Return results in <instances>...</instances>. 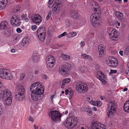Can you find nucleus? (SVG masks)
<instances>
[{"instance_id": "29", "label": "nucleus", "mask_w": 129, "mask_h": 129, "mask_svg": "<svg viewBox=\"0 0 129 129\" xmlns=\"http://www.w3.org/2000/svg\"><path fill=\"white\" fill-rule=\"evenodd\" d=\"M4 30V33L5 35H6L7 36H9L10 35L11 31L9 29H8L7 28Z\"/></svg>"}, {"instance_id": "33", "label": "nucleus", "mask_w": 129, "mask_h": 129, "mask_svg": "<svg viewBox=\"0 0 129 129\" xmlns=\"http://www.w3.org/2000/svg\"><path fill=\"white\" fill-rule=\"evenodd\" d=\"M33 60L34 62H36L40 59V57L38 58L37 56L33 55L32 56Z\"/></svg>"}, {"instance_id": "4", "label": "nucleus", "mask_w": 129, "mask_h": 129, "mask_svg": "<svg viewBox=\"0 0 129 129\" xmlns=\"http://www.w3.org/2000/svg\"><path fill=\"white\" fill-rule=\"evenodd\" d=\"M77 123V120L76 118L71 117L67 119L64 124L67 128L70 129L76 126Z\"/></svg>"}, {"instance_id": "3", "label": "nucleus", "mask_w": 129, "mask_h": 129, "mask_svg": "<svg viewBox=\"0 0 129 129\" xmlns=\"http://www.w3.org/2000/svg\"><path fill=\"white\" fill-rule=\"evenodd\" d=\"M25 92V90L23 86L20 85L17 88V91L15 93V99L19 101L23 100Z\"/></svg>"}, {"instance_id": "40", "label": "nucleus", "mask_w": 129, "mask_h": 129, "mask_svg": "<svg viewBox=\"0 0 129 129\" xmlns=\"http://www.w3.org/2000/svg\"><path fill=\"white\" fill-rule=\"evenodd\" d=\"M51 11L49 12L48 14V15L46 17V19L47 20H48L51 16Z\"/></svg>"}, {"instance_id": "31", "label": "nucleus", "mask_w": 129, "mask_h": 129, "mask_svg": "<svg viewBox=\"0 0 129 129\" xmlns=\"http://www.w3.org/2000/svg\"><path fill=\"white\" fill-rule=\"evenodd\" d=\"M87 100L91 104L92 103L93 105H95L94 104H93V101L92 98L91 96H89L87 97Z\"/></svg>"}, {"instance_id": "42", "label": "nucleus", "mask_w": 129, "mask_h": 129, "mask_svg": "<svg viewBox=\"0 0 129 129\" xmlns=\"http://www.w3.org/2000/svg\"><path fill=\"white\" fill-rule=\"evenodd\" d=\"M117 72V71L116 70H110V72L109 73V74H111L116 73Z\"/></svg>"}, {"instance_id": "60", "label": "nucleus", "mask_w": 129, "mask_h": 129, "mask_svg": "<svg viewBox=\"0 0 129 129\" xmlns=\"http://www.w3.org/2000/svg\"><path fill=\"white\" fill-rule=\"evenodd\" d=\"M39 72V71L38 70H37L35 72V75L38 74Z\"/></svg>"}, {"instance_id": "1", "label": "nucleus", "mask_w": 129, "mask_h": 129, "mask_svg": "<svg viewBox=\"0 0 129 129\" xmlns=\"http://www.w3.org/2000/svg\"><path fill=\"white\" fill-rule=\"evenodd\" d=\"M30 91L32 93L31 94L32 100L39 101L44 97L43 93L44 89L39 82H36L33 83L30 88Z\"/></svg>"}, {"instance_id": "24", "label": "nucleus", "mask_w": 129, "mask_h": 129, "mask_svg": "<svg viewBox=\"0 0 129 129\" xmlns=\"http://www.w3.org/2000/svg\"><path fill=\"white\" fill-rule=\"evenodd\" d=\"M37 36L40 40L41 41L43 42L45 39L46 37V33H44L42 34H41L40 35H37Z\"/></svg>"}, {"instance_id": "25", "label": "nucleus", "mask_w": 129, "mask_h": 129, "mask_svg": "<svg viewBox=\"0 0 129 129\" xmlns=\"http://www.w3.org/2000/svg\"><path fill=\"white\" fill-rule=\"evenodd\" d=\"M90 21L91 22H94L100 21L99 19H98V17L95 15V14H92L90 16Z\"/></svg>"}, {"instance_id": "50", "label": "nucleus", "mask_w": 129, "mask_h": 129, "mask_svg": "<svg viewBox=\"0 0 129 129\" xmlns=\"http://www.w3.org/2000/svg\"><path fill=\"white\" fill-rule=\"evenodd\" d=\"M85 45V43L84 42H81V44H80L81 46L82 47L84 46Z\"/></svg>"}, {"instance_id": "6", "label": "nucleus", "mask_w": 129, "mask_h": 129, "mask_svg": "<svg viewBox=\"0 0 129 129\" xmlns=\"http://www.w3.org/2000/svg\"><path fill=\"white\" fill-rule=\"evenodd\" d=\"M76 88L78 92L82 93L86 92L88 89L87 85L82 82H79L76 84Z\"/></svg>"}, {"instance_id": "20", "label": "nucleus", "mask_w": 129, "mask_h": 129, "mask_svg": "<svg viewBox=\"0 0 129 129\" xmlns=\"http://www.w3.org/2000/svg\"><path fill=\"white\" fill-rule=\"evenodd\" d=\"M45 27H39L37 31V35H39L43 33H45L46 31L45 29Z\"/></svg>"}, {"instance_id": "43", "label": "nucleus", "mask_w": 129, "mask_h": 129, "mask_svg": "<svg viewBox=\"0 0 129 129\" xmlns=\"http://www.w3.org/2000/svg\"><path fill=\"white\" fill-rule=\"evenodd\" d=\"M69 34H71V35L70 36V37H73L75 36L76 35V33L75 32H72L71 33H69Z\"/></svg>"}, {"instance_id": "28", "label": "nucleus", "mask_w": 129, "mask_h": 129, "mask_svg": "<svg viewBox=\"0 0 129 129\" xmlns=\"http://www.w3.org/2000/svg\"><path fill=\"white\" fill-rule=\"evenodd\" d=\"M61 57H62L65 60H68L70 59V56L68 55H65L63 54L61 55Z\"/></svg>"}, {"instance_id": "61", "label": "nucleus", "mask_w": 129, "mask_h": 129, "mask_svg": "<svg viewBox=\"0 0 129 129\" xmlns=\"http://www.w3.org/2000/svg\"><path fill=\"white\" fill-rule=\"evenodd\" d=\"M15 49H12L11 50V52H12L14 53L15 52Z\"/></svg>"}, {"instance_id": "23", "label": "nucleus", "mask_w": 129, "mask_h": 129, "mask_svg": "<svg viewBox=\"0 0 129 129\" xmlns=\"http://www.w3.org/2000/svg\"><path fill=\"white\" fill-rule=\"evenodd\" d=\"M8 70L5 69H0V77L4 78L6 74L7 73Z\"/></svg>"}, {"instance_id": "36", "label": "nucleus", "mask_w": 129, "mask_h": 129, "mask_svg": "<svg viewBox=\"0 0 129 129\" xmlns=\"http://www.w3.org/2000/svg\"><path fill=\"white\" fill-rule=\"evenodd\" d=\"M87 110H88L87 112L88 113V115L90 116H91V115H92V113L91 112V109L90 108H87Z\"/></svg>"}, {"instance_id": "30", "label": "nucleus", "mask_w": 129, "mask_h": 129, "mask_svg": "<svg viewBox=\"0 0 129 129\" xmlns=\"http://www.w3.org/2000/svg\"><path fill=\"white\" fill-rule=\"evenodd\" d=\"M91 22L92 25L94 27H98L100 23V21Z\"/></svg>"}, {"instance_id": "56", "label": "nucleus", "mask_w": 129, "mask_h": 129, "mask_svg": "<svg viewBox=\"0 0 129 129\" xmlns=\"http://www.w3.org/2000/svg\"><path fill=\"white\" fill-rule=\"evenodd\" d=\"M119 53L120 55H121V56L123 55V51H121V50L119 52Z\"/></svg>"}, {"instance_id": "45", "label": "nucleus", "mask_w": 129, "mask_h": 129, "mask_svg": "<svg viewBox=\"0 0 129 129\" xmlns=\"http://www.w3.org/2000/svg\"><path fill=\"white\" fill-rule=\"evenodd\" d=\"M68 94H69L71 97H72L73 95V92L70 90V91L68 93Z\"/></svg>"}, {"instance_id": "2", "label": "nucleus", "mask_w": 129, "mask_h": 129, "mask_svg": "<svg viewBox=\"0 0 129 129\" xmlns=\"http://www.w3.org/2000/svg\"><path fill=\"white\" fill-rule=\"evenodd\" d=\"M0 97L2 98L5 105L6 106H10L12 103V98L11 92L8 89H6L3 91L0 90Z\"/></svg>"}, {"instance_id": "5", "label": "nucleus", "mask_w": 129, "mask_h": 129, "mask_svg": "<svg viewBox=\"0 0 129 129\" xmlns=\"http://www.w3.org/2000/svg\"><path fill=\"white\" fill-rule=\"evenodd\" d=\"M71 64L68 62H65L63 65L60 66L59 71L60 73L63 75H66L69 73V71L71 69Z\"/></svg>"}, {"instance_id": "47", "label": "nucleus", "mask_w": 129, "mask_h": 129, "mask_svg": "<svg viewBox=\"0 0 129 129\" xmlns=\"http://www.w3.org/2000/svg\"><path fill=\"white\" fill-rule=\"evenodd\" d=\"M37 26L36 25H33L31 27V29L34 30H35L37 29Z\"/></svg>"}, {"instance_id": "21", "label": "nucleus", "mask_w": 129, "mask_h": 129, "mask_svg": "<svg viewBox=\"0 0 129 129\" xmlns=\"http://www.w3.org/2000/svg\"><path fill=\"white\" fill-rule=\"evenodd\" d=\"M123 108L125 112H129V99L124 104Z\"/></svg>"}, {"instance_id": "35", "label": "nucleus", "mask_w": 129, "mask_h": 129, "mask_svg": "<svg viewBox=\"0 0 129 129\" xmlns=\"http://www.w3.org/2000/svg\"><path fill=\"white\" fill-rule=\"evenodd\" d=\"M7 5L3 4L2 3H0V9L2 10L4 9L6 7Z\"/></svg>"}, {"instance_id": "13", "label": "nucleus", "mask_w": 129, "mask_h": 129, "mask_svg": "<svg viewBox=\"0 0 129 129\" xmlns=\"http://www.w3.org/2000/svg\"><path fill=\"white\" fill-rule=\"evenodd\" d=\"M32 21L37 24H39L41 22L42 18L40 15L37 14L34 15L31 17Z\"/></svg>"}, {"instance_id": "39", "label": "nucleus", "mask_w": 129, "mask_h": 129, "mask_svg": "<svg viewBox=\"0 0 129 129\" xmlns=\"http://www.w3.org/2000/svg\"><path fill=\"white\" fill-rule=\"evenodd\" d=\"M71 21L70 20L67 19L66 20V23L68 26H70L71 23Z\"/></svg>"}, {"instance_id": "52", "label": "nucleus", "mask_w": 129, "mask_h": 129, "mask_svg": "<svg viewBox=\"0 0 129 129\" xmlns=\"http://www.w3.org/2000/svg\"><path fill=\"white\" fill-rule=\"evenodd\" d=\"M70 91L68 89H66L65 90V94L66 95H68V93Z\"/></svg>"}, {"instance_id": "15", "label": "nucleus", "mask_w": 129, "mask_h": 129, "mask_svg": "<svg viewBox=\"0 0 129 129\" xmlns=\"http://www.w3.org/2000/svg\"><path fill=\"white\" fill-rule=\"evenodd\" d=\"M100 73L101 75H98L97 76V77L103 84H105L106 83V81L105 79L106 77V76L101 72H100Z\"/></svg>"}, {"instance_id": "34", "label": "nucleus", "mask_w": 129, "mask_h": 129, "mask_svg": "<svg viewBox=\"0 0 129 129\" xmlns=\"http://www.w3.org/2000/svg\"><path fill=\"white\" fill-rule=\"evenodd\" d=\"M64 82L63 81H60V85L61 86V87L62 88H63L64 87L65 85L66 84V83H64Z\"/></svg>"}, {"instance_id": "44", "label": "nucleus", "mask_w": 129, "mask_h": 129, "mask_svg": "<svg viewBox=\"0 0 129 129\" xmlns=\"http://www.w3.org/2000/svg\"><path fill=\"white\" fill-rule=\"evenodd\" d=\"M25 75L24 73H22L20 75V80H23L24 77Z\"/></svg>"}, {"instance_id": "22", "label": "nucleus", "mask_w": 129, "mask_h": 129, "mask_svg": "<svg viewBox=\"0 0 129 129\" xmlns=\"http://www.w3.org/2000/svg\"><path fill=\"white\" fill-rule=\"evenodd\" d=\"M8 23L6 21L3 22H2L0 24V29H5L8 28Z\"/></svg>"}, {"instance_id": "41", "label": "nucleus", "mask_w": 129, "mask_h": 129, "mask_svg": "<svg viewBox=\"0 0 129 129\" xmlns=\"http://www.w3.org/2000/svg\"><path fill=\"white\" fill-rule=\"evenodd\" d=\"M7 0H0V3H2V4L7 5Z\"/></svg>"}, {"instance_id": "17", "label": "nucleus", "mask_w": 129, "mask_h": 129, "mask_svg": "<svg viewBox=\"0 0 129 129\" xmlns=\"http://www.w3.org/2000/svg\"><path fill=\"white\" fill-rule=\"evenodd\" d=\"M99 54V56L101 57L105 51V47L102 45H99L98 47Z\"/></svg>"}, {"instance_id": "55", "label": "nucleus", "mask_w": 129, "mask_h": 129, "mask_svg": "<svg viewBox=\"0 0 129 129\" xmlns=\"http://www.w3.org/2000/svg\"><path fill=\"white\" fill-rule=\"evenodd\" d=\"M128 69H127L126 70V73L127 75L128 76H129V68Z\"/></svg>"}, {"instance_id": "11", "label": "nucleus", "mask_w": 129, "mask_h": 129, "mask_svg": "<svg viewBox=\"0 0 129 129\" xmlns=\"http://www.w3.org/2000/svg\"><path fill=\"white\" fill-rule=\"evenodd\" d=\"M107 33L110 38L113 40H115L118 36L117 31L112 28L108 27L107 29Z\"/></svg>"}, {"instance_id": "54", "label": "nucleus", "mask_w": 129, "mask_h": 129, "mask_svg": "<svg viewBox=\"0 0 129 129\" xmlns=\"http://www.w3.org/2000/svg\"><path fill=\"white\" fill-rule=\"evenodd\" d=\"M28 120H29L30 121H33V119L31 116H30L29 117V118Z\"/></svg>"}, {"instance_id": "9", "label": "nucleus", "mask_w": 129, "mask_h": 129, "mask_svg": "<svg viewBox=\"0 0 129 129\" xmlns=\"http://www.w3.org/2000/svg\"><path fill=\"white\" fill-rule=\"evenodd\" d=\"M47 60V67L49 70L52 68L55 62V60L54 57L52 55L47 56L46 58Z\"/></svg>"}, {"instance_id": "51", "label": "nucleus", "mask_w": 129, "mask_h": 129, "mask_svg": "<svg viewBox=\"0 0 129 129\" xmlns=\"http://www.w3.org/2000/svg\"><path fill=\"white\" fill-rule=\"evenodd\" d=\"M19 10H20V9H13V11L15 13H16V12H17L18 11H19Z\"/></svg>"}, {"instance_id": "26", "label": "nucleus", "mask_w": 129, "mask_h": 129, "mask_svg": "<svg viewBox=\"0 0 129 129\" xmlns=\"http://www.w3.org/2000/svg\"><path fill=\"white\" fill-rule=\"evenodd\" d=\"M116 15L117 17L121 20H123V14L119 12L116 11Z\"/></svg>"}, {"instance_id": "10", "label": "nucleus", "mask_w": 129, "mask_h": 129, "mask_svg": "<svg viewBox=\"0 0 129 129\" xmlns=\"http://www.w3.org/2000/svg\"><path fill=\"white\" fill-rule=\"evenodd\" d=\"M10 23L14 26H18L20 25L21 22L19 16L14 15L12 17Z\"/></svg>"}, {"instance_id": "57", "label": "nucleus", "mask_w": 129, "mask_h": 129, "mask_svg": "<svg viewBox=\"0 0 129 129\" xmlns=\"http://www.w3.org/2000/svg\"><path fill=\"white\" fill-rule=\"evenodd\" d=\"M26 17V15H22L21 16V17L22 19H25V17Z\"/></svg>"}, {"instance_id": "64", "label": "nucleus", "mask_w": 129, "mask_h": 129, "mask_svg": "<svg viewBox=\"0 0 129 129\" xmlns=\"http://www.w3.org/2000/svg\"><path fill=\"white\" fill-rule=\"evenodd\" d=\"M61 36V34H60V35H59L58 36V38H61V37H62V36Z\"/></svg>"}, {"instance_id": "37", "label": "nucleus", "mask_w": 129, "mask_h": 129, "mask_svg": "<svg viewBox=\"0 0 129 129\" xmlns=\"http://www.w3.org/2000/svg\"><path fill=\"white\" fill-rule=\"evenodd\" d=\"M93 104H94L95 105H95V104H96L98 106H100L102 105L101 102L100 101H97L95 102L93 101Z\"/></svg>"}, {"instance_id": "14", "label": "nucleus", "mask_w": 129, "mask_h": 129, "mask_svg": "<svg viewBox=\"0 0 129 129\" xmlns=\"http://www.w3.org/2000/svg\"><path fill=\"white\" fill-rule=\"evenodd\" d=\"M112 58L114 60L112 59H110L109 58V60H108V62L109 61L108 65L110 67H115L118 65V61L116 59Z\"/></svg>"}, {"instance_id": "46", "label": "nucleus", "mask_w": 129, "mask_h": 129, "mask_svg": "<svg viewBox=\"0 0 129 129\" xmlns=\"http://www.w3.org/2000/svg\"><path fill=\"white\" fill-rule=\"evenodd\" d=\"M42 78L44 79H46L47 78V76L46 75L42 74L41 75Z\"/></svg>"}, {"instance_id": "58", "label": "nucleus", "mask_w": 129, "mask_h": 129, "mask_svg": "<svg viewBox=\"0 0 129 129\" xmlns=\"http://www.w3.org/2000/svg\"><path fill=\"white\" fill-rule=\"evenodd\" d=\"M92 109L94 111H96L97 110L96 108L95 107H92Z\"/></svg>"}, {"instance_id": "53", "label": "nucleus", "mask_w": 129, "mask_h": 129, "mask_svg": "<svg viewBox=\"0 0 129 129\" xmlns=\"http://www.w3.org/2000/svg\"><path fill=\"white\" fill-rule=\"evenodd\" d=\"M61 34V36H62V37H63L66 35L67 34V33L66 32H64Z\"/></svg>"}, {"instance_id": "8", "label": "nucleus", "mask_w": 129, "mask_h": 129, "mask_svg": "<svg viewBox=\"0 0 129 129\" xmlns=\"http://www.w3.org/2000/svg\"><path fill=\"white\" fill-rule=\"evenodd\" d=\"M49 115L51 118L52 120L53 121H59L61 116V114L59 112L56 110L50 112Z\"/></svg>"}, {"instance_id": "48", "label": "nucleus", "mask_w": 129, "mask_h": 129, "mask_svg": "<svg viewBox=\"0 0 129 129\" xmlns=\"http://www.w3.org/2000/svg\"><path fill=\"white\" fill-rule=\"evenodd\" d=\"M16 31L18 33H20L21 32L22 30L19 28H18L16 29Z\"/></svg>"}, {"instance_id": "7", "label": "nucleus", "mask_w": 129, "mask_h": 129, "mask_svg": "<svg viewBox=\"0 0 129 129\" xmlns=\"http://www.w3.org/2000/svg\"><path fill=\"white\" fill-rule=\"evenodd\" d=\"M108 109H109L107 114L108 117H111L114 115V113L112 111H114L115 110L116 105L115 103L113 102H110L108 105Z\"/></svg>"}, {"instance_id": "18", "label": "nucleus", "mask_w": 129, "mask_h": 129, "mask_svg": "<svg viewBox=\"0 0 129 129\" xmlns=\"http://www.w3.org/2000/svg\"><path fill=\"white\" fill-rule=\"evenodd\" d=\"M3 79H6L7 80H11L13 78V76L12 73L9 71L8 70V71H7Z\"/></svg>"}, {"instance_id": "12", "label": "nucleus", "mask_w": 129, "mask_h": 129, "mask_svg": "<svg viewBox=\"0 0 129 129\" xmlns=\"http://www.w3.org/2000/svg\"><path fill=\"white\" fill-rule=\"evenodd\" d=\"M91 129H106L105 126L98 122H94L91 124Z\"/></svg>"}, {"instance_id": "38", "label": "nucleus", "mask_w": 129, "mask_h": 129, "mask_svg": "<svg viewBox=\"0 0 129 129\" xmlns=\"http://www.w3.org/2000/svg\"><path fill=\"white\" fill-rule=\"evenodd\" d=\"M63 81H64V83H65L66 84L69 83L70 81V79L69 78L64 79Z\"/></svg>"}, {"instance_id": "49", "label": "nucleus", "mask_w": 129, "mask_h": 129, "mask_svg": "<svg viewBox=\"0 0 129 129\" xmlns=\"http://www.w3.org/2000/svg\"><path fill=\"white\" fill-rule=\"evenodd\" d=\"M92 4L93 5H94L95 6H96L98 7H99L98 6L99 5L98 4L95 2H94Z\"/></svg>"}, {"instance_id": "59", "label": "nucleus", "mask_w": 129, "mask_h": 129, "mask_svg": "<svg viewBox=\"0 0 129 129\" xmlns=\"http://www.w3.org/2000/svg\"><path fill=\"white\" fill-rule=\"evenodd\" d=\"M127 88H125L122 90V91H127Z\"/></svg>"}, {"instance_id": "16", "label": "nucleus", "mask_w": 129, "mask_h": 129, "mask_svg": "<svg viewBox=\"0 0 129 129\" xmlns=\"http://www.w3.org/2000/svg\"><path fill=\"white\" fill-rule=\"evenodd\" d=\"M70 15L71 17L75 19H77L80 17V16L78 15L77 12L74 11H70Z\"/></svg>"}, {"instance_id": "27", "label": "nucleus", "mask_w": 129, "mask_h": 129, "mask_svg": "<svg viewBox=\"0 0 129 129\" xmlns=\"http://www.w3.org/2000/svg\"><path fill=\"white\" fill-rule=\"evenodd\" d=\"M81 56L84 59H89L90 60H92V58L89 55H87L86 54H84L81 55Z\"/></svg>"}, {"instance_id": "63", "label": "nucleus", "mask_w": 129, "mask_h": 129, "mask_svg": "<svg viewBox=\"0 0 129 129\" xmlns=\"http://www.w3.org/2000/svg\"><path fill=\"white\" fill-rule=\"evenodd\" d=\"M34 127L35 129H38V126L36 127V126L35 125H34Z\"/></svg>"}, {"instance_id": "32", "label": "nucleus", "mask_w": 129, "mask_h": 129, "mask_svg": "<svg viewBox=\"0 0 129 129\" xmlns=\"http://www.w3.org/2000/svg\"><path fill=\"white\" fill-rule=\"evenodd\" d=\"M124 54L126 55L129 54V46H128L124 51Z\"/></svg>"}, {"instance_id": "19", "label": "nucleus", "mask_w": 129, "mask_h": 129, "mask_svg": "<svg viewBox=\"0 0 129 129\" xmlns=\"http://www.w3.org/2000/svg\"><path fill=\"white\" fill-rule=\"evenodd\" d=\"M29 39L27 37H25L22 40V44L24 47H26L29 43Z\"/></svg>"}, {"instance_id": "62", "label": "nucleus", "mask_w": 129, "mask_h": 129, "mask_svg": "<svg viewBox=\"0 0 129 129\" xmlns=\"http://www.w3.org/2000/svg\"><path fill=\"white\" fill-rule=\"evenodd\" d=\"M2 111V108L0 105V114H1V112Z\"/></svg>"}]
</instances>
